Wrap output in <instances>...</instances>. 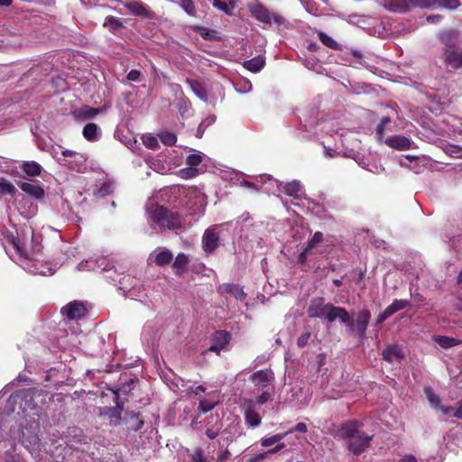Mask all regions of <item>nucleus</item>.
Here are the masks:
<instances>
[{"label": "nucleus", "mask_w": 462, "mask_h": 462, "mask_svg": "<svg viewBox=\"0 0 462 462\" xmlns=\"http://www.w3.org/2000/svg\"><path fill=\"white\" fill-rule=\"evenodd\" d=\"M323 319H326L329 323L334 322L336 319H339L341 323L345 324L348 321V312L342 307H337L331 303H327V310Z\"/></svg>", "instance_id": "obj_14"}, {"label": "nucleus", "mask_w": 462, "mask_h": 462, "mask_svg": "<svg viewBox=\"0 0 462 462\" xmlns=\"http://www.w3.org/2000/svg\"><path fill=\"white\" fill-rule=\"evenodd\" d=\"M199 174L198 168L190 167L188 165L186 168H182L179 171V176L182 179L189 180L196 177Z\"/></svg>", "instance_id": "obj_48"}, {"label": "nucleus", "mask_w": 462, "mask_h": 462, "mask_svg": "<svg viewBox=\"0 0 462 462\" xmlns=\"http://www.w3.org/2000/svg\"><path fill=\"white\" fill-rule=\"evenodd\" d=\"M222 292L230 293L236 297L238 300H243L245 298V293L243 289L238 285L225 283L220 287Z\"/></svg>", "instance_id": "obj_34"}, {"label": "nucleus", "mask_w": 462, "mask_h": 462, "mask_svg": "<svg viewBox=\"0 0 462 462\" xmlns=\"http://www.w3.org/2000/svg\"><path fill=\"white\" fill-rule=\"evenodd\" d=\"M78 269L79 271H100L105 273V277L109 282L115 283L119 282L122 286L124 285L123 280L127 278L122 268L119 267L118 269L114 261L106 256L86 259L78 264Z\"/></svg>", "instance_id": "obj_4"}, {"label": "nucleus", "mask_w": 462, "mask_h": 462, "mask_svg": "<svg viewBox=\"0 0 462 462\" xmlns=\"http://www.w3.org/2000/svg\"><path fill=\"white\" fill-rule=\"evenodd\" d=\"M385 143L391 148L400 151L409 150L414 146V142L411 139L401 134L388 137L385 140Z\"/></svg>", "instance_id": "obj_18"}, {"label": "nucleus", "mask_w": 462, "mask_h": 462, "mask_svg": "<svg viewBox=\"0 0 462 462\" xmlns=\"http://www.w3.org/2000/svg\"><path fill=\"white\" fill-rule=\"evenodd\" d=\"M189 263V258L187 254L183 253L178 254L172 263V268L174 269L175 273L178 275L184 273L187 270Z\"/></svg>", "instance_id": "obj_30"}, {"label": "nucleus", "mask_w": 462, "mask_h": 462, "mask_svg": "<svg viewBox=\"0 0 462 462\" xmlns=\"http://www.w3.org/2000/svg\"><path fill=\"white\" fill-rule=\"evenodd\" d=\"M230 334L224 330L215 332L213 337V344L209 347V351L216 352L219 355L220 351L229 343Z\"/></svg>", "instance_id": "obj_23"}, {"label": "nucleus", "mask_w": 462, "mask_h": 462, "mask_svg": "<svg viewBox=\"0 0 462 462\" xmlns=\"http://www.w3.org/2000/svg\"><path fill=\"white\" fill-rule=\"evenodd\" d=\"M113 190H114L113 183L106 181V182H104L101 184V186L97 189L95 194L97 197L103 198V197H106V196L109 195L110 193H112Z\"/></svg>", "instance_id": "obj_46"}, {"label": "nucleus", "mask_w": 462, "mask_h": 462, "mask_svg": "<svg viewBox=\"0 0 462 462\" xmlns=\"http://www.w3.org/2000/svg\"><path fill=\"white\" fill-rule=\"evenodd\" d=\"M323 240V234L321 232H316L312 238L308 242L305 247V252H311V250Z\"/></svg>", "instance_id": "obj_50"}, {"label": "nucleus", "mask_w": 462, "mask_h": 462, "mask_svg": "<svg viewBox=\"0 0 462 462\" xmlns=\"http://www.w3.org/2000/svg\"><path fill=\"white\" fill-rule=\"evenodd\" d=\"M353 133L349 132L348 130H336L335 134L339 138V141L341 142L342 145L346 148H348L349 145H351V149L349 152H345L346 156H351L354 152V149L358 146V143L356 140H355L352 143H350V138L349 135H351Z\"/></svg>", "instance_id": "obj_26"}, {"label": "nucleus", "mask_w": 462, "mask_h": 462, "mask_svg": "<svg viewBox=\"0 0 462 462\" xmlns=\"http://www.w3.org/2000/svg\"><path fill=\"white\" fill-rule=\"evenodd\" d=\"M118 396L116 397V407L110 409L109 417L111 419V424L117 425L121 420V412L124 410L123 403H119L118 402Z\"/></svg>", "instance_id": "obj_37"}, {"label": "nucleus", "mask_w": 462, "mask_h": 462, "mask_svg": "<svg viewBox=\"0 0 462 462\" xmlns=\"http://www.w3.org/2000/svg\"><path fill=\"white\" fill-rule=\"evenodd\" d=\"M439 59L447 68L457 70L462 69V49L457 48L450 51H441Z\"/></svg>", "instance_id": "obj_10"}, {"label": "nucleus", "mask_w": 462, "mask_h": 462, "mask_svg": "<svg viewBox=\"0 0 462 462\" xmlns=\"http://www.w3.org/2000/svg\"><path fill=\"white\" fill-rule=\"evenodd\" d=\"M245 419L247 425L252 428H256L261 424L260 415L252 408L248 407L245 411Z\"/></svg>", "instance_id": "obj_35"}, {"label": "nucleus", "mask_w": 462, "mask_h": 462, "mask_svg": "<svg viewBox=\"0 0 462 462\" xmlns=\"http://www.w3.org/2000/svg\"><path fill=\"white\" fill-rule=\"evenodd\" d=\"M215 33H216L215 31L208 29V28H205V27H201L199 29V34L205 40H212V39H214L216 37Z\"/></svg>", "instance_id": "obj_62"}, {"label": "nucleus", "mask_w": 462, "mask_h": 462, "mask_svg": "<svg viewBox=\"0 0 462 462\" xmlns=\"http://www.w3.org/2000/svg\"><path fill=\"white\" fill-rule=\"evenodd\" d=\"M28 395H29V393L27 392H16L14 393L11 394L9 399L7 400V403H6V406L9 409V412H14V403H16L18 401L27 398Z\"/></svg>", "instance_id": "obj_42"}, {"label": "nucleus", "mask_w": 462, "mask_h": 462, "mask_svg": "<svg viewBox=\"0 0 462 462\" xmlns=\"http://www.w3.org/2000/svg\"><path fill=\"white\" fill-rule=\"evenodd\" d=\"M391 122L390 117L384 116L381 119L380 123L376 127V135L379 140H382L383 137L384 127Z\"/></svg>", "instance_id": "obj_57"}, {"label": "nucleus", "mask_w": 462, "mask_h": 462, "mask_svg": "<svg viewBox=\"0 0 462 462\" xmlns=\"http://www.w3.org/2000/svg\"><path fill=\"white\" fill-rule=\"evenodd\" d=\"M288 434H289V432H284V433L275 434L271 437L263 438L261 441L262 446L266 448V447L274 445V444L280 442L281 440H282Z\"/></svg>", "instance_id": "obj_44"}, {"label": "nucleus", "mask_w": 462, "mask_h": 462, "mask_svg": "<svg viewBox=\"0 0 462 462\" xmlns=\"http://www.w3.org/2000/svg\"><path fill=\"white\" fill-rule=\"evenodd\" d=\"M19 187L24 193L36 200H40L44 198L45 191L40 184L22 182Z\"/></svg>", "instance_id": "obj_25"}, {"label": "nucleus", "mask_w": 462, "mask_h": 462, "mask_svg": "<svg viewBox=\"0 0 462 462\" xmlns=\"http://www.w3.org/2000/svg\"><path fill=\"white\" fill-rule=\"evenodd\" d=\"M172 2L179 5L187 14L190 16L196 15V7L192 0H172Z\"/></svg>", "instance_id": "obj_41"}, {"label": "nucleus", "mask_w": 462, "mask_h": 462, "mask_svg": "<svg viewBox=\"0 0 462 462\" xmlns=\"http://www.w3.org/2000/svg\"><path fill=\"white\" fill-rule=\"evenodd\" d=\"M264 64V57L262 55H258L251 60H245L244 62V67L253 73H257L263 68Z\"/></svg>", "instance_id": "obj_31"}, {"label": "nucleus", "mask_w": 462, "mask_h": 462, "mask_svg": "<svg viewBox=\"0 0 462 462\" xmlns=\"http://www.w3.org/2000/svg\"><path fill=\"white\" fill-rule=\"evenodd\" d=\"M104 26L109 27L112 30H118L122 26V23L117 17L107 16L105 19Z\"/></svg>", "instance_id": "obj_52"}, {"label": "nucleus", "mask_w": 462, "mask_h": 462, "mask_svg": "<svg viewBox=\"0 0 462 462\" xmlns=\"http://www.w3.org/2000/svg\"><path fill=\"white\" fill-rule=\"evenodd\" d=\"M434 341L442 348L448 349L458 345V340L446 336H436Z\"/></svg>", "instance_id": "obj_39"}, {"label": "nucleus", "mask_w": 462, "mask_h": 462, "mask_svg": "<svg viewBox=\"0 0 462 462\" xmlns=\"http://www.w3.org/2000/svg\"><path fill=\"white\" fill-rule=\"evenodd\" d=\"M459 6V0H432L431 10L445 9L448 11H454L457 10Z\"/></svg>", "instance_id": "obj_32"}, {"label": "nucleus", "mask_w": 462, "mask_h": 462, "mask_svg": "<svg viewBox=\"0 0 462 462\" xmlns=\"http://www.w3.org/2000/svg\"><path fill=\"white\" fill-rule=\"evenodd\" d=\"M346 21L349 23L356 24L359 27L363 28V27H365V25L366 23H365L366 22V17L365 15H359V14H354L348 15Z\"/></svg>", "instance_id": "obj_51"}, {"label": "nucleus", "mask_w": 462, "mask_h": 462, "mask_svg": "<svg viewBox=\"0 0 462 462\" xmlns=\"http://www.w3.org/2000/svg\"><path fill=\"white\" fill-rule=\"evenodd\" d=\"M424 393L430 406L435 410H439V408H440V398L435 393L432 388L424 387Z\"/></svg>", "instance_id": "obj_40"}, {"label": "nucleus", "mask_w": 462, "mask_h": 462, "mask_svg": "<svg viewBox=\"0 0 462 462\" xmlns=\"http://www.w3.org/2000/svg\"><path fill=\"white\" fill-rule=\"evenodd\" d=\"M125 8L134 15L149 16V11L145 8L142 2L131 0L125 3Z\"/></svg>", "instance_id": "obj_28"}, {"label": "nucleus", "mask_w": 462, "mask_h": 462, "mask_svg": "<svg viewBox=\"0 0 462 462\" xmlns=\"http://www.w3.org/2000/svg\"><path fill=\"white\" fill-rule=\"evenodd\" d=\"M15 187L7 180H0V192L2 194H10L13 195L15 193Z\"/></svg>", "instance_id": "obj_55"}, {"label": "nucleus", "mask_w": 462, "mask_h": 462, "mask_svg": "<svg viewBox=\"0 0 462 462\" xmlns=\"http://www.w3.org/2000/svg\"><path fill=\"white\" fill-rule=\"evenodd\" d=\"M426 157L424 155H403L400 158V165L409 168L415 173H420L426 163Z\"/></svg>", "instance_id": "obj_12"}, {"label": "nucleus", "mask_w": 462, "mask_h": 462, "mask_svg": "<svg viewBox=\"0 0 462 462\" xmlns=\"http://www.w3.org/2000/svg\"><path fill=\"white\" fill-rule=\"evenodd\" d=\"M252 15L259 22L272 24L274 23L278 26L284 23V18L277 13L271 12L263 5L255 4L250 7Z\"/></svg>", "instance_id": "obj_6"}, {"label": "nucleus", "mask_w": 462, "mask_h": 462, "mask_svg": "<svg viewBox=\"0 0 462 462\" xmlns=\"http://www.w3.org/2000/svg\"><path fill=\"white\" fill-rule=\"evenodd\" d=\"M319 39L324 45H326L328 48H331L333 50H337L339 48V44L325 32H319Z\"/></svg>", "instance_id": "obj_47"}, {"label": "nucleus", "mask_w": 462, "mask_h": 462, "mask_svg": "<svg viewBox=\"0 0 462 462\" xmlns=\"http://www.w3.org/2000/svg\"><path fill=\"white\" fill-rule=\"evenodd\" d=\"M310 336H311L310 332H308V331H307V332H304L303 334H301V335L299 337L298 340H297V345H298V346H299V347H304V346H306L308 345V343H309V340H310Z\"/></svg>", "instance_id": "obj_63"}, {"label": "nucleus", "mask_w": 462, "mask_h": 462, "mask_svg": "<svg viewBox=\"0 0 462 462\" xmlns=\"http://www.w3.org/2000/svg\"><path fill=\"white\" fill-rule=\"evenodd\" d=\"M408 3L413 7L421 9H431L432 0H408Z\"/></svg>", "instance_id": "obj_56"}, {"label": "nucleus", "mask_w": 462, "mask_h": 462, "mask_svg": "<svg viewBox=\"0 0 462 462\" xmlns=\"http://www.w3.org/2000/svg\"><path fill=\"white\" fill-rule=\"evenodd\" d=\"M408 305L406 300H394L382 313H380L376 319V323H383L389 317L393 315L395 312L404 309Z\"/></svg>", "instance_id": "obj_21"}, {"label": "nucleus", "mask_w": 462, "mask_h": 462, "mask_svg": "<svg viewBox=\"0 0 462 462\" xmlns=\"http://www.w3.org/2000/svg\"><path fill=\"white\" fill-rule=\"evenodd\" d=\"M143 144L149 149H156L159 145L158 139L152 135H146L143 138Z\"/></svg>", "instance_id": "obj_58"}, {"label": "nucleus", "mask_w": 462, "mask_h": 462, "mask_svg": "<svg viewBox=\"0 0 462 462\" xmlns=\"http://www.w3.org/2000/svg\"><path fill=\"white\" fill-rule=\"evenodd\" d=\"M187 83L189 85L192 92L202 101H208V92L205 88L197 80L187 79Z\"/></svg>", "instance_id": "obj_33"}, {"label": "nucleus", "mask_w": 462, "mask_h": 462, "mask_svg": "<svg viewBox=\"0 0 462 462\" xmlns=\"http://www.w3.org/2000/svg\"><path fill=\"white\" fill-rule=\"evenodd\" d=\"M146 215L151 225L161 230L177 231L183 226V219L178 213L171 212L163 206L153 202L146 206Z\"/></svg>", "instance_id": "obj_3"}, {"label": "nucleus", "mask_w": 462, "mask_h": 462, "mask_svg": "<svg viewBox=\"0 0 462 462\" xmlns=\"http://www.w3.org/2000/svg\"><path fill=\"white\" fill-rule=\"evenodd\" d=\"M61 154L63 156L62 163L69 169L83 171L87 168V156L84 153L66 149L61 152Z\"/></svg>", "instance_id": "obj_7"}, {"label": "nucleus", "mask_w": 462, "mask_h": 462, "mask_svg": "<svg viewBox=\"0 0 462 462\" xmlns=\"http://www.w3.org/2000/svg\"><path fill=\"white\" fill-rule=\"evenodd\" d=\"M57 214L64 221L79 223L80 217L74 213L71 205L64 199H60L57 203Z\"/></svg>", "instance_id": "obj_16"}, {"label": "nucleus", "mask_w": 462, "mask_h": 462, "mask_svg": "<svg viewBox=\"0 0 462 462\" xmlns=\"http://www.w3.org/2000/svg\"><path fill=\"white\" fill-rule=\"evenodd\" d=\"M326 310L327 304L323 303L322 299H319L318 300H314L309 307L308 315L310 318H319L323 319Z\"/></svg>", "instance_id": "obj_29"}, {"label": "nucleus", "mask_w": 462, "mask_h": 462, "mask_svg": "<svg viewBox=\"0 0 462 462\" xmlns=\"http://www.w3.org/2000/svg\"><path fill=\"white\" fill-rule=\"evenodd\" d=\"M256 179H257L256 182H251V181L243 180L240 181V184H241V186H243L245 188H247V189H251L254 192H258V191L262 190V189H261V180L259 179V176L256 177Z\"/></svg>", "instance_id": "obj_53"}, {"label": "nucleus", "mask_w": 462, "mask_h": 462, "mask_svg": "<svg viewBox=\"0 0 462 462\" xmlns=\"http://www.w3.org/2000/svg\"><path fill=\"white\" fill-rule=\"evenodd\" d=\"M370 319L371 313L366 309L353 314V319L348 314V321L345 323L346 331L348 333H355L359 339L363 340L365 337Z\"/></svg>", "instance_id": "obj_5"}, {"label": "nucleus", "mask_w": 462, "mask_h": 462, "mask_svg": "<svg viewBox=\"0 0 462 462\" xmlns=\"http://www.w3.org/2000/svg\"><path fill=\"white\" fill-rule=\"evenodd\" d=\"M83 136L88 142H97L101 137V129L95 123H88L83 128Z\"/></svg>", "instance_id": "obj_27"}, {"label": "nucleus", "mask_w": 462, "mask_h": 462, "mask_svg": "<svg viewBox=\"0 0 462 462\" xmlns=\"http://www.w3.org/2000/svg\"><path fill=\"white\" fill-rule=\"evenodd\" d=\"M363 424L357 420L344 423L337 430V436L347 440V448L354 455H360L370 446L374 433H365Z\"/></svg>", "instance_id": "obj_2"}, {"label": "nucleus", "mask_w": 462, "mask_h": 462, "mask_svg": "<svg viewBox=\"0 0 462 462\" xmlns=\"http://www.w3.org/2000/svg\"><path fill=\"white\" fill-rule=\"evenodd\" d=\"M261 189L266 193L275 194L282 190L283 183L273 178L271 175H260Z\"/></svg>", "instance_id": "obj_20"}, {"label": "nucleus", "mask_w": 462, "mask_h": 462, "mask_svg": "<svg viewBox=\"0 0 462 462\" xmlns=\"http://www.w3.org/2000/svg\"><path fill=\"white\" fill-rule=\"evenodd\" d=\"M282 191L295 199H300L305 196L304 187L301 182L297 180L283 184Z\"/></svg>", "instance_id": "obj_22"}, {"label": "nucleus", "mask_w": 462, "mask_h": 462, "mask_svg": "<svg viewBox=\"0 0 462 462\" xmlns=\"http://www.w3.org/2000/svg\"><path fill=\"white\" fill-rule=\"evenodd\" d=\"M58 346L60 348L66 349L78 346V336L74 332L60 329L56 335Z\"/></svg>", "instance_id": "obj_19"}, {"label": "nucleus", "mask_w": 462, "mask_h": 462, "mask_svg": "<svg viewBox=\"0 0 462 462\" xmlns=\"http://www.w3.org/2000/svg\"><path fill=\"white\" fill-rule=\"evenodd\" d=\"M98 113V110L90 106H84L79 111V116L84 119H89L95 117Z\"/></svg>", "instance_id": "obj_54"}, {"label": "nucleus", "mask_w": 462, "mask_h": 462, "mask_svg": "<svg viewBox=\"0 0 462 462\" xmlns=\"http://www.w3.org/2000/svg\"><path fill=\"white\" fill-rule=\"evenodd\" d=\"M173 258L172 253L165 247H157L152 251L148 258L149 262H153L158 266L169 264Z\"/></svg>", "instance_id": "obj_17"}, {"label": "nucleus", "mask_w": 462, "mask_h": 462, "mask_svg": "<svg viewBox=\"0 0 462 462\" xmlns=\"http://www.w3.org/2000/svg\"><path fill=\"white\" fill-rule=\"evenodd\" d=\"M383 358L388 363L401 362L404 358V353L398 345H390L383 350Z\"/></svg>", "instance_id": "obj_24"}, {"label": "nucleus", "mask_w": 462, "mask_h": 462, "mask_svg": "<svg viewBox=\"0 0 462 462\" xmlns=\"http://www.w3.org/2000/svg\"><path fill=\"white\" fill-rule=\"evenodd\" d=\"M192 460L194 462H210L207 457H204L202 448H198L192 454Z\"/></svg>", "instance_id": "obj_61"}, {"label": "nucleus", "mask_w": 462, "mask_h": 462, "mask_svg": "<svg viewBox=\"0 0 462 462\" xmlns=\"http://www.w3.org/2000/svg\"><path fill=\"white\" fill-rule=\"evenodd\" d=\"M86 313V306L78 300H73L60 309V314L70 320L79 319L84 317Z\"/></svg>", "instance_id": "obj_11"}, {"label": "nucleus", "mask_w": 462, "mask_h": 462, "mask_svg": "<svg viewBox=\"0 0 462 462\" xmlns=\"http://www.w3.org/2000/svg\"><path fill=\"white\" fill-rule=\"evenodd\" d=\"M0 239L9 257L29 273L48 276L53 274L61 264L43 262L40 259V254L33 257L29 256L24 245L29 239L32 243V253H41L42 248L41 237L35 236L31 226H23L15 233L6 229L1 230Z\"/></svg>", "instance_id": "obj_1"}, {"label": "nucleus", "mask_w": 462, "mask_h": 462, "mask_svg": "<svg viewBox=\"0 0 462 462\" xmlns=\"http://www.w3.org/2000/svg\"><path fill=\"white\" fill-rule=\"evenodd\" d=\"M216 404H217L216 402H211L206 399H203V400L199 401V410L201 412L206 413V412L213 410L214 407L216 406Z\"/></svg>", "instance_id": "obj_59"}, {"label": "nucleus", "mask_w": 462, "mask_h": 462, "mask_svg": "<svg viewBox=\"0 0 462 462\" xmlns=\"http://www.w3.org/2000/svg\"><path fill=\"white\" fill-rule=\"evenodd\" d=\"M270 397H271V393L269 392L265 391L263 393H261L259 396L256 397L254 402H255V404L263 405L268 402Z\"/></svg>", "instance_id": "obj_64"}, {"label": "nucleus", "mask_w": 462, "mask_h": 462, "mask_svg": "<svg viewBox=\"0 0 462 462\" xmlns=\"http://www.w3.org/2000/svg\"><path fill=\"white\" fill-rule=\"evenodd\" d=\"M438 39L442 44L441 51H450L457 48H460L461 32L456 29L443 30L439 32Z\"/></svg>", "instance_id": "obj_8"}, {"label": "nucleus", "mask_w": 462, "mask_h": 462, "mask_svg": "<svg viewBox=\"0 0 462 462\" xmlns=\"http://www.w3.org/2000/svg\"><path fill=\"white\" fill-rule=\"evenodd\" d=\"M32 430L28 433L23 431L22 442L26 449L31 454H37L41 451V440L37 431L39 430V423L35 422L34 426H32Z\"/></svg>", "instance_id": "obj_9"}, {"label": "nucleus", "mask_w": 462, "mask_h": 462, "mask_svg": "<svg viewBox=\"0 0 462 462\" xmlns=\"http://www.w3.org/2000/svg\"><path fill=\"white\" fill-rule=\"evenodd\" d=\"M217 226H211L206 229L203 235L202 245L204 251L207 253H212L218 247L219 236L217 233Z\"/></svg>", "instance_id": "obj_13"}, {"label": "nucleus", "mask_w": 462, "mask_h": 462, "mask_svg": "<svg viewBox=\"0 0 462 462\" xmlns=\"http://www.w3.org/2000/svg\"><path fill=\"white\" fill-rule=\"evenodd\" d=\"M388 8L393 12L404 13L408 10V4L405 2L391 3Z\"/></svg>", "instance_id": "obj_60"}, {"label": "nucleus", "mask_w": 462, "mask_h": 462, "mask_svg": "<svg viewBox=\"0 0 462 462\" xmlns=\"http://www.w3.org/2000/svg\"><path fill=\"white\" fill-rule=\"evenodd\" d=\"M158 136L162 143H164L165 145H169V146L173 145L177 141L176 134L171 132H168V131L161 132L158 134Z\"/></svg>", "instance_id": "obj_45"}, {"label": "nucleus", "mask_w": 462, "mask_h": 462, "mask_svg": "<svg viewBox=\"0 0 462 462\" xmlns=\"http://www.w3.org/2000/svg\"><path fill=\"white\" fill-rule=\"evenodd\" d=\"M212 5L215 8L224 12L225 14H226L228 15L232 14V12L236 7V5L234 2H232V1L226 2V1H222V0H212Z\"/></svg>", "instance_id": "obj_38"}, {"label": "nucleus", "mask_w": 462, "mask_h": 462, "mask_svg": "<svg viewBox=\"0 0 462 462\" xmlns=\"http://www.w3.org/2000/svg\"><path fill=\"white\" fill-rule=\"evenodd\" d=\"M284 447H285V445L282 443L278 444L275 448H273L272 449H269L265 452H263V453H260V454H257V455L252 457L249 459V462H260V461L263 460L268 455L274 454V453L278 452L279 450L282 449Z\"/></svg>", "instance_id": "obj_43"}, {"label": "nucleus", "mask_w": 462, "mask_h": 462, "mask_svg": "<svg viewBox=\"0 0 462 462\" xmlns=\"http://www.w3.org/2000/svg\"><path fill=\"white\" fill-rule=\"evenodd\" d=\"M250 380L255 386L266 388L274 381V374L271 369L259 370L252 374Z\"/></svg>", "instance_id": "obj_15"}, {"label": "nucleus", "mask_w": 462, "mask_h": 462, "mask_svg": "<svg viewBox=\"0 0 462 462\" xmlns=\"http://www.w3.org/2000/svg\"><path fill=\"white\" fill-rule=\"evenodd\" d=\"M202 152L189 154L186 159L187 165L197 168L202 162Z\"/></svg>", "instance_id": "obj_49"}, {"label": "nucleus", "mask_w": 462, "mask_h": 462, "mask_svg": "<svg viewBox=\"0 0 462 462\" xmlns=\"http://www.w3.org/2000/svg\"><path fill=\"white\" fill-rule=\"evenodd\" d=\"M22 170L30 176H39L42 172V166L35 162H24Z\"/></svg>", "instance_id": "obj_36"}]
</instances>
